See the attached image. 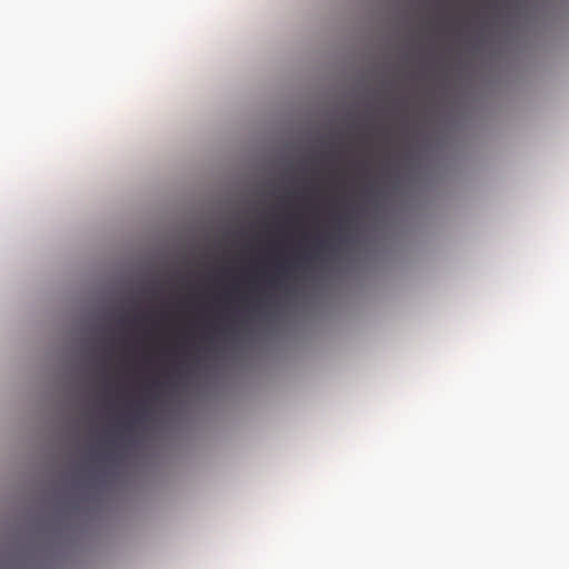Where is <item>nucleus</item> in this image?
<instances>
[{"mask_svg":"<svg viewBox=\"0 0 569 569\" xmlns=\"http://www.w3.org/2000/svg\"><path fill=\"white\" fill-rule=\"evenodd\" d=\"M316 257V254H306L301 258V261L298 263H291L290 261L279 262L277 264L278 272L284 278H289L291 273V268L300 269L305 264L311 262Z\"/></svg>","mask_w":569,"mask_h":569,"instance_id":"obj_1","label":"nucleus"},{"mask_svg":"<svg viewBox=\"0 0 569 569\" xmlns=\"http://www.w3.org/2000/svg\"><path fill=\"white\" fill-rule=\"evenodd\" d=\"M269 284L273 288H281V280L279 278H270Z\"/></svg>","mask_w":569,"mask_h":569,"instance_id":"obj_2","label":"nucleus"},{"mask_svg":"<svg viewBox=\"0 0 569 569\" xmlns=\"http://www.w3.org/2000/svg\"><path fill=\"white\" fill-rule=\"evenodd\" d=\"M316 249L318 252L325 251L327 249V246L323 241L318 240L316 241Z\"/></svg>","mask_w":569,"mask_h":569,"instance_id":"obj_3","label":"nucleus"},{"mask_svg":"<svg viewBox=\"0 0 569 569\" xmlns=\"http://www.w3.org/2000/svg\"><path fill=\"white\" fill-rule=\"evenodd\" d=\"M137 408H138L139 410H141V411H144L143 406H142V405H140V403H139V405H137Z\"/></svg>","mask_w":569,"mask_h":569,"instance_id":"obj_4","label":"nucleus"},{"mask_svg":"<svg viewBox=\"0 0 569 569\" xmlns=\"http://www.w3.org/2000/svg\"><path fill=\"white\" fill-rule=\"evenodd\" d=\"M262 303H258L254 309H260Z\"/></svg>","mask_w":569,"mask_h":569,"instance_id":"obj_5","label":"nucleus"}]
</instances>
